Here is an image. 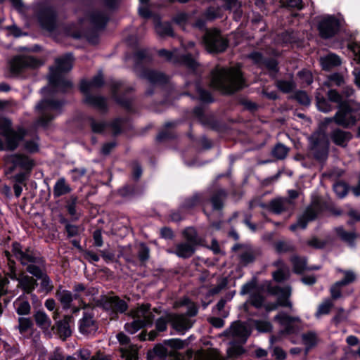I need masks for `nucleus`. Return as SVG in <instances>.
I'll return each instance as SVG.
<instances>
[{
	"label": "nucleus",
	"instance_id": "nucleus-1",
	"mask_svg": "<svg viewBox=\"0 0 360 360\" xmlns=\"http://www.w3.org/2000/svg\"><path fill=\"white\" fill-rule=\"evenodd\" d=\"M72 55L68 53L56 58L55 66L50 68L49 81L52 93L67 92L72 87V82L63 76L64 73L69 72L72 69ZM49 91V87H44L41 90L43 94H46Z\"/></svg>",
	"mask_w": 360,
	"mask_h": 360
},
{
	"label": "nucleus",
	"instance_id": "nucleus-2",
	"mask_svg": "<svg viewBox=\"0 0 360 360\" xmlns=\"http://www.w3.org/2000/svg\"><path fill=\"white\" fill-rule=\"evenodd\" d=\"M211 85L225 94H233L245 86L238 68H221L212 70Z\"/></svg>",
	"mask_w": 360,
	"mask_h": 360
},
{
	"label": "nucleus",
	"instance_id": "nucleus-3",
	"mask_svg": "<svg viewBox=\"0 0 360 360\" xmlns=\"http://www.w3.org/2000/svg\"><path fill=\"white\" fill-rule=\"evenodd\" d=\"M22 127H13L11 120L0 117V150H15L26 136Z\"/></svg>",
	"mask_w": 360,
	"mask_h": 360
},
{
	"label": "nucleus",
	"instance_id": "nucleus-4",
	"mask_svg": "<svg viewBox=\"0 0 360 360\" xmlns=\"http://www.w3.org/2000/svg\"><path fill=\"white\" fill-rule=\"evenodd\" d=\"M327 95L330 101L338 105V110L329 120H333L337 124L345 128L354 125L356 120L352 115L353 109L350 104L351 101L344 99L342 96L334 89L328 91Z\"/></svg>",
	"mask_w": 360,
	"mask_h": 360
},
{
	"label": "nucleus",
	"instance_id": "nucleus-5",
	"mask_svg": "<svg viewBox=\"0 0 360 360\" xmlns=\"http://www.w3.org/2000/svg\"><path fill=\"white\" fill-rule=\"evenodd\" d=\"M64 103L62 100L42 99L35 107L38 114L37 124L42 127L47 126L51 120L61 112V108Z\"/></svg>",
	"mask_w": 360,
	"mask_h": 360
},
{
	"label": "nucleus",
	"instance_id": "nucleus-6",
	"mask_svg": "<svg viewBox=\"0 0 360 360\" xmlns=\"http://www.w3.org/2000/svg\"><path fill=\"white\" fill-rule=\"evenodd\" d=\"M130 315L133 321L131 323H127L124 325V329L131 334H134L142 328L150 325L154 317L150 311L149 304H143L139 307L136 310L131 311Z\"/></svg>",
	"mask_w": 360,
	"mask_h": 360
},
{
	"label": "nucleus",
	"instance_id": "nucleus-7",
	"mask_svg": "<svg viewBox=\"0 0 360 360\" xmlns=\"http://www.w3.org/2000/svg\"><path fill=\"white\" fill-rule=\"evenodd\" d=\"M203 44L209 53L224 52L228 47V41L217 30H207L203 36Z\"/></svg>",
	"mask_w": 360,
	"mask_h": 360
},
{
	"label": "nucleus",
	"instance_id": "nucleus-8",
	"mask_svg": "<svg viewBox=\"0 0 360 360\" xmlns=\"http://www.w3.org/2000/svg\"><path fill=\"white\" fill-rule=\"evenodd\" d=\"M322 210L323 205L321 200L319 199L313 200L304 212L298 217L297 222L290 225V229L292 231H295L297 229H306L308 223L314 221Z\"/></svg>",
	"mask_w": 360,
	"mask_h": 360
},
{
	"label": "nucleus",
	"instance_id": "nucleus-9",
	"mask_svg": "<svg viewBox=\"0 0 360 360\" xmlns=\"http://www.w3.org/2000/svg\"><path fill=\"white\" fill-rule=\"evenodd\" d=\"M309 140L311 154L319 162H324L328 155V142L324 134H314Z\"/></svg>",
	"mask_w": 360,
	"mask_h": 360
},
{
	"label": "nucleus",
	"instance_id": "nucleus-10",
	"mask_svg": "<svg viewBox=\"0 0 360 360\" xmlns=\"http://www.w3.org/2000/svg\"><path fill=\"white\" fill-rule=\"evenodd\" d=\"M267 292L278 297V301L276 303H271L266 307L267 311L275 310L278 306L292 308V303L289 300L291 294V288L289 286L280 287L278 285H268Z\"/></svg>",
	"mask_w": 360,
	"mask_h": 360
},
{
	"label": "nucleus",
	"instance_id": "nucleus-11",
	"mask_svg": "<svg viewBox=\"0 0 360 360\" xmlns=\"http://www.w3.org/2000/svg\"><path fill=\"white\" fill-rule=\"evenodd\" d=\"M96 304L113 316L124 313L128 308L127 302L118 296L103 295L97 300Z\"/></svg>",
	"mask_w": 360,
	"mask_h": 360
},
{
	"label": "nucleus",
	"instance_id": "nucleus-12",
	"mask_svg": "<svg viewBox=\"0 0 360 360\" xmlns=\"http://www.w3.org/2000/svg\"><path fill=\"white\" fill-rule=\"evenodd\" d=\"M4 160L7 165H9L6 172V174H12L18 167L30 172L34 166L33 160L28 156L20 154L14 153L4 156Z\"/></svg>",
	"mask_w": 360,
	"mask_h": 360
},
{
	"label": "nucleus",
	"instance_id": "nucleus-13",
	"mask_svg": "<svg viewBox=\"0 0 360 360\" xmlns=\"http://www.w3.org/2000/svg\"><path fill=\"white\" fill-rule=\"evenodd\" d=\"M251 334L246 324L240 321H234L223 333L228 341L245 343Z\"/></svg>",
	"mask_w": 360,
	"mask_h": 360
},
{
	"label": "nucleus",
	"instance_id": "nucleus-14",
	"mask_svg": "<svg viewBox=\"0 0 360 360\" xmlns=\"http://www.w3.org/2000/svg\"><path fill=\"white\" fill-rule=\"evenodd\" d=\"M158 54L160 56L165 58L168 61L183 64L192 70H195L198 66V63L191 53L179 55L176 49L172 51L161 49L158 51Z\"/></svg>",
	"mask_w": 360,
	"mask_h": 360
},
{
	"label": "nucleus",
	"instance_id": "nucleus-15",
	"mask_svg": "<svg viewBox=\"0 0 360 360\" xmlns=\"http://www.w3.org/2000/svg\"><path fill=\"white\" fill-rule=\"evenodd\" d=\"M12 252L15 257L19 260L22 265L28 266L31 264H40L41 259L29 248L22 250L21 245L18 242L12 244Z\"/></svg>",
	"mask_w": 360,
	"mask_h": 360
},
{
	"label": "nucleus",
	"instance_id": "nucleus-16",
	"mask_svg": "<svg viewBox=\"0 0 360 360\" xmlns=\"http://www.w3.org/2000/svg\"><path fill=\"white\" fill-rule=\"evenodd\" d=\"M339 22L333 16L323 17L319 22L318 30L323 39H330L334 37L339 30Z\"/></svg>",
	"mask_w": 360,
	"mask_h": 360
},
{
	"label": "nucleus",
	"instance_id": "nucleus-17",
	"mask_svg": "<svg viewBox=\"0 0 360 360\" xmlns=\"http://www.w3.org/2000/svg\"><path fill=\"white\" fill-rule=\"evenodd\" d=\"M40 65V62L32 56H16L10 61L9 68L12 73L18 74L25 68H34Z\"/></svg>",
	"mask_w": 360,
	"mask_h": 360
},
{
	"label": "nucleus",
	"instance_id": "nucleus-18",
	"mask_svg": "<svg viewBox=\"0 0 360 360\" xmlns=\"http://www.w3.org/2000/svg\"><path fill=\"white\" fill-rule=\"evenodd\" d=\"M98 324L93 311H84L82 317L78 321V328L84 335L94 334L98 330Z\"/></svg>",
	"mask_w": 360,
	"mask_h": 360
},
{
	"label": "nucleus",
	"instance_id": "nucleus-19",
	"mask_svg": "<svg viewBox=\"0 0 360 360\" xmlns=\"http://www.w3.org/2000/svg\"><path fill=\"white\" fill-rule=\"evenodd\" d=\"M37 17L42 27L52 31L56 27V13L53 7L44 6L40 8Z\"/></svg>",
	"mask_w": 360,
	"mask_h": 360
},
{
	"label": "nucleus",
	"instance_id": "nucleus-20",
	"mask_svg": "<svg viewBox=\"0 0 360 360\" xmlns=\"http://www.w3.org/2000/svg\"><path fill=\"white\" fill-rule=\"evenodd\" d=\"M133 89L130 86H127L122 82L114 81L111 84V91L112 97L120 105L124 108L129 110L131 105V100L120 94L121 92H129Z\"/></svg>",
	"mask_w": 360,
	"mask_h": 360
},
{
	"label": "nucleus",
	"instance_id": "nucleus-21",
	"mask_svg": "<svg viewBox=\"0 0 360 360\" xmlns=\"http://www.w3.org/2000/svg\"><path fill=\"white\" fill-rule=\"evenodd\" d=\"M119 342L124 347L120 348L121 356L125 360H138V347L134 345H129L130 340L123 333L117 335Z\"/></svg>",
	"mask_w": 360,
	"mask_h": 360
},
{
	"label": "nucleus",
	"instance_id": "nucleus-22",
	"mask_svg": "<svg viewBox=\"0 0 360 360\" xmlns=\"http://www.w3.org/2000/svg\"><path fill=\"white\" fill-rule=\"evenodd\" d=\"M139 76L146 79L151 84L156 86L165 84L169 80L168 77L164 73L150 69H143Z\"/></svg>",
	"mask_w": 360,
	"mask_h": 360
},
{
	"label": "nucleus",
	"instance_id": "nucleus-23",
	"mask_svg": "<svg viewBox=\"0 0 360 360\" xmlns=\"http://www.w3.org/2000/svg\"><path fill=\"white\" fill-rule=\"evenodd\" d=\"M72 316L65 315L62 320L56 321L53 329H55L59 337L62 340H65L67 338L72 335L70 324L72 323Z\"/></svg>",
	"mask_w": 360,
	"mask_h": 360
},
{
	"label": "nucleus",
	"instance_id": "nucleus-24",
	"mask_svg": "<svg viewBox=\"0 0 360 360\" xmlns=\"http://www.w3.org/2000/svg\"><path fill=\"white\" fill-rule=\"evenodd\" d=\"M169 321L176 331L182 333L193 326V322L186 315L183 314H170L169 315Z\"/></svg>",
	"mask_w": 360,
	"mask_h": 360
},
{
	"label": "nucleus",
	"instance_id": "nucleus-25",
	"mask_svg": "<svg viewBox=\"0 0 360 360\" xmlns=\"http://www.w3.org/2000/svg\"><path fill=\"white\" fill-rule=\"evenodd\" d=\"M268 207L274 213L281 214L283 212L292 210L295 207V202L288 198H278L272 200Z\"/></svg>",
	"mask_w": 360,
	"mask_h": 360
},
{
	"label": "nucleus",
	"instance_id": "nucleus-26",
	"mask_svg": "<svg viewBox=\"0 0 360 360\" xmlns=\"http://www.w3.org/2000/svg\"><path fill=\"white\" fill-rule=\"evenodd\" d=\"M75 300L82 299V296L88 298L89 301L94 300V296L98 293V290L93 287H86L83 283H75L73 286Z\"/></svg>",
	"mask_w": 360,
	"mask_h": 360
},
{
	"label": "nucleus",
	"instance_id": "nucleus-27",
	"mask_svg": "<svg viewBox=\"0 0 360 360\" xmlns=\"http://www.w3.org/2000/svg\"><path fill=\"white\" fill-rule=\"evenodd\" d=\"M84 102L101 112H105L108 110L106 98L103 96L91 95L90 93L84 94Z\"/></svg>",
	"mask_w": 360,
	"mask_h": 360
},
{
	"label": "nucleus",
	"instance_id": "nucleus-28",
	"mask_svg": "<svg viewBox=\"0 0 360 360\" xmlns=\"http://www.w3.org/2000/svg\"><path fill=\"white\" fill-rule=\"evenodd\" d=\"M90 22L96 29H103L108 21V14L100 10H94L89 14Z\"/></svg>",
	"mask_w": 360,
	"mask_h": 360
},
{
	"label": "nucleus",
	"instance_id": "nucleus-29",
	"mask_svg": "<svg viewBox=\"0 0 360 360\" xmlns=\"http://www.w3.org/2000/svg\"><path fill=\"white\" fill-rule=\"evenodd\" d=\"M18 281V288L24 291L25 293L32 294L33 290L37 286V281L33 277L28 275L22 274L19 277L16 276L15 279Z\"/></svg>",
	"mask_w": 360,
	"mask_h": 360
},
{
	"label": "nucleus",
	"instance_id": "nucleus-30",
	"mask_svg": "<svg viewBox=\"0 0 360 360\" xmlns=\"http://www.w3.org/2000/svg\"><path fill=\"white\" fill-rule=\"evenodd\" d=\"M103 84V75L101 73H98L90 81L82 80L80 84V90L83 94L90 93L94 89L100 88Z\"/></svg>",
	"mask_w": 360,
	"mask_h": 360
},
{
	"label": "nucleus",
	"instance_id": "nucleus-31",
	"mask_svg": "<svg viewBox=\"0 0 360 360\" xmlns=\"http://www.w3.org/2000/svg\"><path fill=\"white\" fill-rule=\"evenodd\" d=\"M352 137V135L350 132L340 129H335L330 133L332 141L335 144L342 147H345Z\"/></svg>",
	"mask_w": 360,
	"mask_h": 360
},
{
	"label": "nucleus",
	"instance_id": "nucleus-32",
	"mask_svg": "<svg viewBox=\"0 0 360 360\" xmlns=\"http://www.w3.org/2000/svg\"><path fill=\"white\" fill-rule=\"evenodd\" d=\"M274 320L277 321L281 326L285 327L286 333H290L293 331L292 323L293 322H300V319L298 316H291L284 312H280L275 316Z\"/></svg>",
	"mask_w": 360,
	"mask_h": 360
},
{
	"label": "nucleus",
	"instance_id": "nucleus-33",
	"mask_svg": "<svg viewBox=\"0 0 360 360\" xmlns=\"http://www.w3.org/2000/svg\"><path fill=\"white\" fill-rule=\"evenodd\" d=\"M13 307L19 316H26L30 314L31 305L28 298L24 295H20L14 301Z\"/></svg>",
	"mask_w": 360,
	"mask_h": 360
},
{
	"label": "nucleus",
	"instance_id": "nucleus-34",
	"mask_svg": "<svg viewBox=\"0 0 360 360\" xmlns=\"http://www.w3.org/2000/svg\"><path fill=\"white\" fill-rule=\"evenodd\" d=\"M226 197L227 193L224 189L219 188L214 191L210 199L213 210H221Z\"/></svg>",
	"mask_w": 360,
	"mask_h": 360
},
{
	"label": "nucleus",
	"instance_id": "nucleus-35",
	"mask_svg": "<svg viewBox=\"0 0 360 360\" xmlns=\"http://www.w3.org/2000/svg\"><path fill=\"white\" fill-rule=\"evenodd\" d=\"M195 251V245L188 242H181L176 245L174 253L181 258H189Z\"/></svg>",
	"mask_w": 360,
	"mask_h": 360
},
{
	"label": "nucleus",
	"instance_id": "nucleus-36",
	"mask_svg": "<svg viewBox=\"0 0 360 360\" xmlns=\"http://www.w3.org/2000/svg\"><path fill=\"white\" fill-rule=\"evenodd\" d=\"M322 68L325 70H331L333 68L341 65L340 58L335 53H329L320 58Z\"/></svg>",
	"mask_w": 360,
	"mask_h": 360
},
{
	"label": "nucleus",
	"instance_id": "nucleus-37",
	"mask_svg": "<svg viewBox=\"0 0 360 360\" xmlns=\"http://www.w3.org/2000/svg\"><path fill=\"white\" fill-rule=\"evenodd\" d=\"M274 265L278 268L277 271L273 273L274 279L277 282L286 280L289 276L288 267L281 260L275 262Z\"/></svg>",
	"mask_w": 360,
	"mask_h": 360
},
{
	"label": "nucleus",
	"instance_id": "nucleus-38",
	"mask_svg": "<svg viewBox=\"0 0 360 360\" xmlns=\"http://www.w3.org/2000/svg\"><path fill=\"white\" fill-rule=\"evenodd\" d=\"M34 319L37 326L42 330H47L51 326V320L44 311L39 310L34 314Z\"/></svg>",
	"mask_w": 360,
	"mask_h": 360
},
{
	"label": "nucleus",
	"instance_id": "nucleus-39",
	"mask_svg": "<svg viewBox=\"0 0 360 360\" xmlns=\"http://www.w3.org/2000/svg\"><path fill=\"white\" fill-rule=\"evenodd\" d=\"M56 297L63 305V308L65 309H70L71 303L75 299L74 295L67 290L58 289L56 292Z\"/></svg>",
	"mask_w": 360,
	"mask_h": 360
},
{
	"label": "nucleus",
	"instance_id": "nucleus-40",
	"mask_svg": "<svg viewBox=\"0 0 360 360\" xmlns=\"http://www.w3.org/2000/svg\"><path fill=\"white\" fill-rule=\"evenodd\" d=\"M245 343L238 342L229 341V347L227 348V355L230 358H236L245 352V349L243 347Z\"/></svg>",
	"mask_w": 360,
	"mask_h": 360
},
{
	"label": "nucleus",
	"instance_id": "nucleus-41",
	"mask_svg": "<svg viewBox=\"0 0 360 360\" xmlns=\"http://www.w3.org/2000/svg\"><path fill=\"white\" fill-rule=\"evenodd\" d=\"M71 191L70 187L66 184L64 178L59 179L53 186V195L60 197Z\"/></svg>",
	"mask_w": 360,
	"mask_h": 360
},
{
	"label": "nucleus",
	"instance_id": "nucleus-42",
	"mask_svg": "<svg viewBox=\"0 0 360 360\" xmlns=\"http://www.w3.org/2000/svg\"><path fill=\"white\" fill-rule=\"evenodd\" d=\"M195 360H227L222 356L217 349H210L206 352L200 353L197 355Z\"/></svg>",
	"mask_w": 360,
	"mask_h": 360
},
{
	"label": "nucleus",
	"instance_id": "nucleus-43",
	"mask_svg": "<svg viewBox=\"0 0 360 360\" xmlns=\"http://www.w3.org/2000/svg\"><path fill=\"white\" fill-rule=\"evenodd\" d=\"M200 194L196 193L184 200L181 205V210H190L197 206L201 202Z\"/></svg>",
	"mask_w": 360,
	"mask_h": 360
},
{
	"label": "nucleus",
	"instance_id": "nucleus-44",
	"mask_svg": "<svg viewBox=\"0 0 360 360\" xmlns=\"http://www.w3.org/2000/svg\"><path fill=\"white\" fill-rule=\"evenodd\" d=\"M336 232L338 236L345 242L352 245L356 238V233L354 231H347L342 227H338Z\"/></svg>",
	"mask_w": 360,
	"mask_h": 360
},
{
	"label": "nucleus",
	"instance_id": "nucleus-45",
	"mask_svg": "<svg viewBox=\"0 0 360 360\" xmlns=\"http://www.w3.org/2000/svg\"><path fill=\"white\" fill-rule=\"evenodd\" d=\"M290 261L295 273L301 274L307 269V261L304 257L293 255L291 257Z\"/></svg>",
	"mask_w": 360,
	"mask_h": 360
},
{
	"label": "nucleus",
	"instance_id": "nucleus-46",
	"mask_svg": "<svg viewBox=\"0 0 360 360\" xmlns=\"http://www.w3.org/2000/svg\"><path fill=\"white\" fill-rule=\"evenodd\" d=\"M89 124L94 133H102L108 126V124L103 120H97L92 117L88 118Z\"/></svg>",
	"mask_w": 360,
	"mask_h": 360
},
{
	"label": "nucleus",
	"instance_id": "nucleus-47",
	"mask_svg": "<svg viewBox=\"0 0 360 360\" xmlns=\"http://www.w3.org/2000/svg\"><path fill=\"white\" fill-rule=\"evenodd\" d=\"M183 234L186 240V242L192 243L195 246L200 244V239L198 237L197 231L195 229L192 227H188L184 231Z\"/></svg>",
	"mask_w": 360,
	"mask_h": 360
},
{
	"label": "nucleus",
	"instance_id": "nucleus-48",
	"mask_svg": "<svg viewBox=\"0 0 360 360\" xmlns=\"http://www.w3.org/2000/svg\"><path fill=\"white\" fill-rule=\"evenodd\" d=\"M155 30L157 33L162 37L174 36L173 30L169 22H158L155 25Z\"/></svg>",
	"mask_w": 360,
	"mask_h": 360
},
{
	"label": "nucleus",
	"instance_id": "nucleus-49",
	"mask_svg": "<svg viewBox=\"0 0 360 360\" xmlns=\"http://www.w3.org/2000/svg\"><path fill=\"white\" fill-rule=\"evenodd\" d=\"M333 307V303L330 299L324 300L317 308L315 314L316 317L319 318L321 316L328 314L331 308Z\"/></svg>",
	"mask_w": 360,
	"mask_h": 360
},
{
	"label": "nucleus",
	"instance_id": "nucleus-50",
	"mask_svg": "<svg viewBox=\"0 0 360 360\" xmlns=\"http://www.w3.org/2000/svg\"><path fill=\"white\" fill-rule=\"evenodd\" d=\"M297 77L301 84L304 86H309L313 82V76L311 72L307 70H302L297 73Z\"/></svg>",
	"mask_w": 360,
	"mask_h": 360
},
{
	"label": "nucleus",
	"instance_id": "nucleus-51",
	"mask_svg": "<svg viewBox=\"0 0 360 360\" xmlns=\"http://www.w3.org/2000/svg\"><path fill=\"white\" fill-rule=\"evenodd\" d=\"M18 321V325L15 328L20 334H24L33 326L31 319L29 318L19 317Z\"/></svg>",
	"mask_w": 360,
	"mask_h": 360
},
{
	"label": "nucleus",
	"instance_id": "nucleus-52",
	"mask_svg": "<svg viewBox=\"0 0 360 360\" xmlns=\"http://www.w3.org/2000/svg\"><path fill=\"white\" fill-rule=\"evenodd\" d=\"M187 344L186 340L179 338H172L164 340V345L174 349H183Z\"/></svg>",
	"mask_w": 360,
	"mask_h": 360
},
{
	"label": "nucleus",
	"instance_id": "nucleus-53",
	"mask_svg": "<svg viewBox=\"0 0 360 360\" xmlns=\"http://www.w3.org/2000/svg\"><path fill=\"white\" fill-rule=\"evenodd\" d=\"M275 248L279 253L292 252L295 250L294 245L289 241L280 240L275 243Z\"/></svg>",
	"mask_w": 360,
	"mask_h": 360
},
{
	"label": "nucleus",
	"instance_id": "nucleus-54",
	"mask_svg": "<svg viewBox=\"0 0 360 360\" xmlns=\"http://www.w3.org/2000/svg\"><path fill=\"white\" fill-rule=\"evenodd\" d=\"M338 271L342 272L344 274L343 279L338 281L342 286L347 285L356 280V274L354 271L342 269H338Z\"/></svg>",
	"mask_w": 360,
	"mask_h": 360
},
{
	"label": "nucleus",
	"instance_id": "nucleus-55",
	"mask_svg": "<svg viewBox=\"0 0 360 360\" xmlns=\"http://www.w3.org/2000/svg\"><path fill=\"white\" fill-rule=\"evenodd\" d=\"M288 153V148L282 143H278L275 146L272 150V155L274 157L279 160L284 159Z\"/></svg>",
	"mask_w": 360,
	"mask_h": 360
},
{
	"label": "nucleus",
	"instance_id": "nucleus-56",
	"mask_svg": "<svg viewBox=\"0 0 360 360\" xmlns=\"http://www.w3.org/2000/svg\"><path fill=\"white\" fill-rule=\"evenodd\" d=\"M277 87L283 93H289L295 88L293 80H278L276 82Z\"/></svg>",
	"mask_w": 360,
	"mask_h": 360
},
{
	"label": "nucleus",
	"instance_id": "nucleus-57",
	"mask_svg": "<svg viewBox=\"0 0 360 360\" xmlns=\"http://www.w3.org/2000/svg\"><path fill=\"white\" fill-rule=\"evenodd\" d=\"M137 255L141 264H144L150 257L149 248L145 244L141 243L139 248Z\"/></svg>",
	"mask_w": 360,
	"mask_h": 360
},
{
	"label": "nucleus",
	"instance_id": "nucleus-58",
	"mask_svg": "<svg viewBox=\"0 0 360 360\" xmlns=\"http://www.w3.org/2000/svg\"><path fill=\"white\" fill-rule=\"evenodd\" d=\"M248 58L258 67L263 68V63L266 58L264 57L262 53L259 51H253L248 54Z\"/></svg>",
	"mask_w": 360,
	"mask_h": 360
},
{
	"label": "nucleus",
	"instance_id": "nucleus-59",
	"mask_svg": "<svg viewBox=\"0 0 360 360\" xmlns=\"http://www.w3.org/2000/svg\"><path fill=\"white\" fill-rule=\"evenodd\" d=\"M348 189L347 185L344 182H337L333 186V190L340 198H342L347 195Z\"/></svg>",
	"mask_w": 360,
	"mask_h": 360
},
{
	"label": "nucleus",
	"instance_id": "nucleus-60",
	"mask_svg": "<svg viewBox=\"0 0 360 360\" xmlns=\"http://www.w3.org/2000/svg\"><path fill=\"white\" fill-rule=\"evenodd\" d=\"M5 255L8 260V266L9 268L8 275L11 279L16 278V269H15V262L14 260L11 259V255L8 251H5Z\"/></svg>",
	"mask_w": 360,
	"mask_h": 360
},
{
	"label": "nucleus",
	"instance_id": "nucleus-61",
	"mask_svg": "<svg viewBox=\"0 0 360 360\" xmlns=\"http://www.w3.org/2000/svg\"><path fill=\"white\" fill-rule=\"evenodd\" d=\"M249 301L255 307L260 308L263 305L264 298L260 293L255 292L250 295Z\"/></svg>",
	"mask_w": 360,
	"mask_h": 360
},
{
	"label": "nucleus",
	"instance_id": "nucleus-62",
	"mask_svg": "<svg viewBox=\"0 0 360 360\" xmlns=\"http://www.w3.org/2000/svg\"><path fill=\"white\" fill-rule=\"evenodd\" d=\"M39 279H41V290L45 292H51L53 288V285L52 284V282L50 279V278L45 274L43 275L42 277H40Z\"/></svg>",
	"mask_w": 360,
	"mask_h": 360
},
{
	"label": "nucleus",
	"instance_id": "nucleus-63",
	"mask_svg": "<svg viewBox=\"0 0 360 360\" xmlns=\"http://www.w3.org/2000/svg\"><path fill=\"white\" fill-rule=\"evenodd\" d=\"M37 138H34L31 140H27L24 143V148L29 153L37 152L39 149V144Z\"/></svg>",
	"mask_w": 360,
	"mask_h": 360
},
{
	"label": "nucleus",
	"instance_id": "nucleus-64",
	"mask_svg": "<svg viewBox=\"0 0 360 360\" xmlns=\"http://www.w3.org/2000/svg\"><path fill=\"white\" fill-rule=\"evenodd\" d=\"M166 347L167 346L164 345V342L162 344L155 345L153 348L154 354L160 359H164L168 353V350Z\"/></svg>",
	"mask_w": 360,
	"mask_h": 360
}]
</instances>
